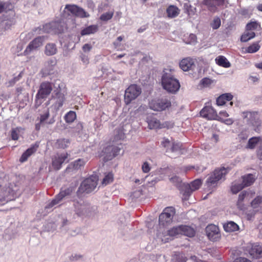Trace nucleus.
I'll use <instances>...</instances> for the list:
<instances>
[{
    "label": "nucleus",
    "instance_id": "49530a36",
    "mask_svg": "<svg viewBox=\"0 0 262 262\" xmlns=\"http://www.w3.org/2000/svg\"><path fill=\"white\" fill-rule=\"evenodd\" d=\"M113 181V174L112 172L108 173L105 176L102 181V184L105 185L110 183Z\"/></svg>",
    "mask_w": 262,
    "mask_h": 262
},
{
    "label": "nucleus",
    "instance_id": "6ab92c4d",
    "mask_svg": "<svg viewBox=\"0 0 262 262\" xmlns=\"http://www.w3.org/2000/svg\"><path fill=\"white\" fill-rule=\"evenodd\" d=\"M86 162V161L83 159H78L70 163L67 167L66 171L70 172L71 169L74 170L81 169L82 167H84Z\"/></svg>",
    "mask_w": 262,
    "mask_h": 262
},
{
    "label": "nucleus",
    "instance_id": "6e6552de",
    "mask_svg": "<svg viewBox=\"0 0 262 262\" xmlns=\"http://www.w3.org/2000/svg\"><path fill=\"white\" fill-rule=\"evenodd\" d=\"M200 116L208 120H218L216 111L210 105H205L200 111Z\"/></svg>",
    "mask_w": 262,
    "mask_h": 262
},
{
    "label": "nucleus",
    "instance_id": "4d7b16f0",
    "mask_svg": "<svg viewBox=\"0 0 262 262\" xmlns=\"http://www.w3.org/2000/svg\"><path fill=\"white\" fill-rule=\"evenodd\" d=\"M92 46L89 43H85L84 44L82 47V50L84 52H88L91 51L92 49Z\"/></svg>",
    "mask_w": 262,
    "mask_h": 262
},
{
    "label": "nucleus",
    "instance_id": "13d9d810",
    "mask_svg": "<svg viewBox=\"0 0 262 262\" xmlns=\"http://www.w3.org/2000/svg\"><path fill=\"white\" fill-rule=\"evenodd\" d=\"M81 59L83 63L88 64L89 63V58L87 55L81 54L80 56Z\"/></svg>",
    "mask_w": 262,
    "mask_h": 262
},
{
    "label": "nucleus",
    "instance_id": "393cba45",
    "mask_svg": "<svg viewBox=\"0 0 262 262\" xmlns=\"http://www.w3.org/2000/svg\"><path fill=\"white\" fill-rule=\"evenodd\" d=\"M175 214L176 209L173 207L165 208V222L166 223L171 222Z\"/></svg>",
    "mask_w": 262,
    "mask_h": 262
},
{
    "label": "nucleus",
    "instance_id": "58836bf2",
    "mask_svg": "<svg viewBox=\"0 0 262 262\" xmlns=\"http://www.w3.org/2000/svg\"><path fill=\"white\" fill-rule=\"evenodd\" d=\"M181 235L180 225L174 227L167 231V235L170 237H174Z\"/></svg>",
    "mask_w": 262,
    "mask_h": 262
},
{
    "label": "nucleus",
    "instance_id": "4c0bfd02",
    "mask_svg": "<svg viewBox=\"0 0 262 262\" xmlns=\"http://www.w3.org/2000/svg\"><path fill=\"white\" fill-rule=\"evenodd\" d=\"M69 143L70 141L69 139H59L57 140L56 145L57 148L64 149L68 146Z\"/></svg>",
    "mask_w": 262,
    "mask_h": 262
},
{
    "label": "nucleus",
    "instance_id": "412c9836",
    "mask_svg": "<svg viewBox=\"0 0 262 262\" xmlns=\"http://www.w3.org/2000/svg\"><path fill=\"white\" fill-rule=\"evenodd\" d=\"M249 254L252 257L259 258L262 257V245L257 244L252 245L249 250Z\"/></svg>",
    "mask_w": 262,
    "mask_h": 262
},
{
    "label": "nucleus",
    "instance_id": "f704fd0d",
    "mask_svg": "<svg viewBox=\"0 0 262 262\" xmlns=\"http://www.w3.org/2000/svg\"><path fill=\"white\" fill-rule=\"evenodd\" d=\"M64 120L67 123H71L76 119V114L75 112L70 111L64 116Z\"/></svg>",
    "mask_w": 262,
    "mask_h": 262
},
{
    "label": "nucleus",
    "instance_id": "09e8293b",
    "mask_svg": "<svg viewBox=\"0 0 262 262\" xmlns=\"http://www.w3.org/2000/svg\"><path fill=\"white\" fill-rule=\"evenodd\" d=\"M174 258L178 262H186L187 259L183 253H176Z\"/></svg>",
    "mask_w": 262,
    "mask_h": 262
},
{
    "label": "nucleus",
    "instance_id": "2f4dec72",
    "mask_svg": "<svg viewBox=\"0 0 262 262\" xmlns=\"http://www.w3.org/2000/svg\"><path fill=\"white\" fill-rule=\"evenodd\" d=\"M166 12L168 17L174 18L179 14L180 10L177 6L171 5L167 8Z\"/></svg>",
    "mask_w": 262,
    "mask_h": 262
},
{
    "label": "nucleus",
    "instance_id": "3c124183",
    "mask_svg": "<svg viewBox=\"0 0 262 262\" xmlns=\"http://www.w3.org/2000/svg\"><path fill=\"white\" fill-rule=\"evenodd\" d=\"M193 191L191 190V189L188 186V185H186L185 187V190H184L183 192V196H184V199L185 200H187L188 199V198L191 195Z\"/></svg>",
    "mask_w": 262,
    "mask_h": 262
},
{
    "label": "nucleus",
    "instance_id": "a18cd8bd",
    "mask_svg": "<svg viewBox=\"0 0 262 262\" xmlns=\"http://www.w3.org/2000/svg\"><path fill=\"white\" fill-rule=\"evenodd\" d=\"M244 188V187L242 183L235 184L232 185L231 187V190L233 193L236 194L242 190Z\"/></svg>",
    "mask_w": 262,
    "mask_h": 262
},
{
    "label": "nucleus",
    "instance_id": "c9c22d12",
    "mask_svg": "<svg viewBox=\"0 0 262 262\" xmlns=\"http://www.w3.org/2000/svg\"><path fill=\"white\" fill-rule=\"evenodd\" d=\"M260 48L258 42H256L245 49V52L248 53H254L257 52Z\"/></svg>",
    "mask_w": 262,
    "mask_h": 262
},
{
    "label": "nucleus",
    "instance_id": "e2e57ef3",
    "mask_svg": "<svg viewBox=\"0 0 262 262\" xmlns=\"http://www.w3.org/2000/svg\"><path fill=\"white\" fill-rule=\"evenodd\" d=\"M171 106V102L167 99H165V108H168Z\"/></svg>",
    "mask_w": 262,
    "mask_h": 262
},
{
    "label": "nucleus",
    "instance_id": "338daca9",
    "mask_svg": "<svg viewBox=\"0 0 262 262\" xmlns=\"http://www.w3.org/2000/svg\"><path fill=\"white\" fill-rule=\"evenodd\" d=\"M57 61L55 59H51L49 61V64H51L52 66H54L56 64Z\"/></svg>",
    "mask_w": 262,
    "mask_h": 262
},
{
    "label": "nucleus",
    "instance_id": "72a5a7b5",
    "mask_svg": "<svg viewBox=\"0 0 262 262\" xmlns=\"http://www.w3.org/2000/svg\"><path fill=\"white\" fill-rule=\"evenodd\" d=\"M147 123L150 129H157L160 128V123L159 120L154 118H147Z\"/></svg>",
    "mask_w": 262,
    "mask_h": 262
},
{
    "label": "nucleus",
    "instance_id": "b1692460",
    "mask_svg": "<svg viewBox=\"0 0 262 262\" xmlns=\"http://www.w3.org/2000/svg\"><path fill=\"white\" fill-rule=\"evenodd\" d=\"M180 229L181 235H184L190 237L195 235V231L190 226L182 225H180Z\"/></svg>",
    "mask_w": 262,
    "mask_h": 262
},
{
    "label": "nucleus",
    "instance_id": "7ed1b4c3",
    "mask_svg": "<svg viewBox=\"0 0 262 262\" xmlns=\"http://www.w3.org/2000/svg\"><path fill=\"white\" fill-rule=\"evenodd\" d=\"M228 172V169L225 167L215 169L208 178L206 184L209 190L215 187L217 183L223 177H225Z\"/></svg>",
    "mask_w": 262,
    "mask_h": 262
},
{
    "label": "nucleus",
    "instance_id": "1a4fd4ad",
    "mask_svg": "<svg viewBox=\"0 0 262 262\" xmlns=\"http://www.w3.org/2000/svg\"><path fill=\"white\" fill-rule=\"evenodd\" d=\"M206 233L208 238L211 241H217L221 238V234L218 226L210 224L206 228Z\"/></svg>",
    "mask_w": 262,
    "mask_h": 262
},
{
    "label": "nucleus",
    "instance_id": "39448f33",
    "mask_svg": "<svg viewBox=\"0 0 262 262\" xmlns=\"http://www.w3.org/2000/svg\"><path fill=\"white\" fill-rule=\"evenodd\" d=\"M141 92L140 86L136 84H130L125 91L124 102L125 104H129L141 94Z\"/></svg>",
    "mask_w": 262,
    "mask_h": 262
},
{
    "label": "nucleus",
    "instance_id": "5701e85b",
    "mask_svg": "<svg viewBox=\"0 0 262 262\" xmlns=\"http://www.w3.org/2000/svg\"><path fill=\"white\" fill-rule=\"evenodd\" d=\"M181 147V144L180 143H170L169 140L165 139V148H166V152L168 151H176L180 150Z\"/></svg>",
    "mask_w": 262,
    "mask_h": 262
},
{
    "label": "nucleus",
    "instance_id": "8fccbe9b",
    "mask_svg": "<svg viewBox=\"0 0 262 262\" xmlns=\"http://www.w3.org/2000/svg\"><path fill=\"white\" fill-rule=\"evenodd\" d=\"M19 129L16 127L12 129L11 131V137L13 140H17L19 138Z\"/></svg>",
    "mask_w": 262,
    "mask_h": 262
},
{
    "label": "nucleus",
    "instance_id": "f3484780",
    "mask_svg": "<svg viewBox=\"0 0 262 262\" xmlns=\"http://www.w3.org/2000/svg\"><path fill=\"white\" fill-rule=\"evenodd\" d=\"M39 147V143L36 142L32 144L30 148L27 149L21 156L19 159L20 163H24L27 161L28 159L34 154Z\"/></svg>",
    "mask_w": 262,
    "mask_h": 262
},
{
    "label": "nucleus",
    "instance_id": "37998d69",
    "mask_svg": "<svg viewBox=\"0 0 262 262\" xmlns=\"http://www.w3.org/2000/svg\"><path fill=\"white\" fill-rule=\"evenodd\" d=\"M213 81L209 78H204L200 82L199 86L201 88L209 87L212 83Z\"/></svg>",
    "mask_w": 262,
    "mask_h": 262
},
{
    "label": "nucleus",
    "instance_id": "cd10ccee",
    "mask_svg": "<svg viewBox=\"0 0 262 262\" xmlns=\"http://www.w3.org/2000/svg\"><path fill=\"white\" fill-rule=\"evenodd\" d=\"M242 184L244 187L252 185L255 181V176L252 174H248L242 177Z\"/></svg>",
    "mask_w": 262,
    "mask_h": 262
},
{
    "label": "nucleus",
    "instance_id": "4be33fe9",
    "mask_svg": "<svg viewBox=\"0 0 262 262\" xmlns=\"http://www.w3.org/2000/svg\"><path fill=\"white\" fill-rule=\"evenodd\" d=\"M194 66L193 59L190 57L183 59L180 62V67L184 71H188Z\"/></svg>",
    "mask_w": 262,
    "mask_h": 262
},
{
    "label": "nucleus",
    "instance_id": "c756f323",
    "mask_svg": "<svg viewBox=\"0 0 262 262\" xmlns=\"http://www.w3.org/2000/svg\"><path fill=\"white\" fill-rule=\"evenodd\" d=\"M215 62L219 66L224 68H229L231 67V63L224 56L220 55L215 58Z\"/></svg>",
    "mask_w": 262,
    "mask_h": 262
},
{
    "label": "nucleus",
    "instance_id": "ddd939ff",
    "mask_svg": "<svg viewBox=\"0 0 262 262\" xmlns=\"http://www.w3.org/2000/svg\"><path fill=\"white\" fill-rule=\"evenodd\" d=\"M72 187H69L64 190H61L60 192L55 196L49 204L47 206V208H50L54 205L57 204L61 201L66 196L70 195L73 191Z\"/></svg>",
    "mask_w": 262,
    "mask_h": 262
},
{
    "label": "nucleus",
    "instance_id": "f257e3e1",
    "mask_svg": "<svg viewBox=\"0 0 262 262\" xmlns=\"http://www.w3.org/2000/svg\"><path fill=\"white\" fill-rule=\"evenodd\" d=\"M243 118L247 119V124L252 126L256 132H259L262 126V121L257 112H244L242 113Z\"/></svg>",
    "mask_w": 262,
    "mask_h": 262
},
{
    "label": "nucleus",
    "instance_id": "5fc2aeb1",
    "mask_svg": "<svg viewBox=\"0 0 262 262\" xmlns=\"http://www.w3.org/2000/svg\"><path fill=\"white\" fill-rule=\"evenodd\" d=\"M159 228H164V211L161 212V213L159 215Z\"/></svg>",
    "mask_w": 262,
    "mask_h": 262
},
{
    "label": "nucleus",
    "instance_id": "69168bd1",
    "mask_svg": "<svg viewBox=\"0 0 262 262\" xmlns=\"http://www.w3.org/2000/svg\"><path fill=\"white\" fill-rule=\"evenodd\" d=\"M146 29H147V27L146 26H143L138 29V32L142 33V32H144L145 30H146Z\"/></svg>",
    "mask_w": 262,
    "mask_h": 262
},
{
    "label": "nucleus",
    "instance_id": "e433bc0d",
    "mask_svg": "<svg viewBox=\"0 0 262 262\" xmlns=\"http://www.w3.org/2000/svg\"><path fill=\"white\" fill-rule=\"evenodd\" d=\"M262 205V195H258L254 198L251 202V206L256 209L260 207Z\"/></svg>",
    "mask_w": 262,
    "mask_h": 262
},
{
    "label": "nucleus",
    "instance_id": "ea45409f",
    "mask_svg": "<svg viewBox=\"0 0 262 262\" xmlns=\"http://www.w3.org/2000/svg\"><path fill=\"white\" fill-rule=\"evenodd\" d=\"M202 184V182L201 179H196L187 185L193 191H194L198 190Z\"/></svg>",
    "mask_w": 262,
    "mask_h": 262
},
{
    "label": "nucleus",
    "instance_id": "c85d7f7f",
    "mask_svg": "<svg viewBox=\"0 0 262 262\" xmlns=\"http://www.w3.org/2000/svg\"><path fill=\"white\" fill-rule=\"evenodd\" d=\"M57 52L56 46L53 43H47L45 46V54L47 56L55 55Z\"/></svg>",
    "mask_w": 262,
    "mask_h": 262
},
{
    "label": "nucleus",
    "instance_id": "774afa93",
    "mask_svg": "<svg viewBox=\"0 0 262 262\" xmlns=\"http://www.w3.org/2000/svg\"><path fill=\"white\" fill-rule=\"evenodd\" d=\"M220 115L224 117H227L228 116V114L226 111H221L220 112Z\"/></svg>",
    "mask_w": 262,
    "mask_h": 262
},
{
    "label": "nucleus",
    "instance_id": "864d4df0",
    "mask_svg": "<svg viewBox=\"0 0 262 262\" xmlns=\"http://www.w3.org/2000/svg\"><path fill=\"white\" fill-rule=\"evenodd\" d=\"M50 116L49 111L48 110L44 114L41 115L39 119L40 123H43Z\"/></svg>",
    "mask_w": 262,
    "mask_h": 262
},
{
    "label": "nucleus",
    "instance_id": "c03bdc74",
    "mask_svg": "<svg viewBox=\"0 0 262 262\" xmlns=\"http://www.w3.org/2000/svg\"><path fill=\"white\" fill-rule=\"evenodd\" d=\"M114 11H110L103 13L100 16V19L102 21H106L111 19L114 15Z\"/></svg>",
    "mask_w": 262,
    "mask_h": 262
},
{
    "label": "nucleus",
    "instance_id": "a211bd4d",
    "mask_svg": "<svg viewBox=\"0 0 262 262\" xmlns=\"http://www.w3.org/2000/svg\"><path fill=\"white\" fill-rule=\"evenodd\" d=\"M260 145H262V137H253L248 140L246 148L247 149H254L256 147L257 148Z\"/></svg>",
    "mask_w": 262,
    "mask_h": 262
},
{
    "label": "nucleus",
    "instance_id": "bb28decb",
    "mask_svg": "<svg viewBox=\"0 0 262 262\" xmlns=\"http://www.w3.org/2000/svg\"><path fill=\"white\" fill-rule=\"evenodd\" d=\"M233 99V96L230 93H225L221 95L216 99L217 105H223L227 101H229Z\"/></svg>",
    "mask_w": 262,
    "mask_h": 262
},
{
    "label": "nucleus",
    "instance_id": "603ef678",
    "mask_svg": "<svg viewBox=\"0 0 262 262\" xmlns=\"http://www.w3.org/2000/svg\"><path fill=\"white\" fill-rule=\"evenodd\" d=\"M249 195V192L247 191H242L238 195V201L244 202V199Z\"/></svg>",
    "mask_w": 262,
    "mask_h": 262
},
{
    "label": "nucleus",
    "instance_id": "bf43d9fd",
    "mask_svg": "<svg viewBox=\"0 0 262 262\" xmlns=\"http://www.w3.org/2000/svg\"><path fill=\"white\" fill-rule=\"evenodd\" d=\"M236 205L237 208L241 210H244L246 208L245 205L243 202L237 200Z\"/></svg>",
    "mask_w": 262,
    "mask_h": 262
},
{
    "label": "nucleus",
    "instance_id": "7c9ffc66",
    "mask_svg": "<svg viewBox=\"0 0 262 262\" xmlns=\"http://www.w3.org/2000/svg\"><path fill=\"white\" fill-rule=\"evenodd\" d=\"M98 30V27L96 25H90L81 31L82 36L94 34Z\"/></svg>",
    "mask_w": 262,
    "mask_h": 262
},
{
    "label": "nucleus",
    "instance_id": "aec40b11",
    "mask_svg": "<svg viewBox=\"0 0 262 262\" xmlns=\"http://www.w3.org/2000/svg\"><path fill=\"white\" fill-rule=\"evenodd\" d=\"M12 192L10 187H2L0 185V202L4 204V202H8L11 199L10 197Z\"/></svg>",
    "mask_w": 262,
    "mask_h": 262
},
{
    "label": "nucleus",
    "instance_id": "680f3d73",
    "mask_svg": "<svg viewBox=\"0 0 262 262\" xmlns=\"http://www.w3.org/2000/svg\"><path fill=\"white\" fill-rule=\"evenodd\" d=\"M174 125L173 123H170V122H165V127H167V128H172Z\"/></svg>",
    "mask_w": 262,
    "mask_h": 262
},
{
    "label": "nucleus",
    "instance_id": "2eb2a0df",
    "mask_svg": "<svg viewBox=\"0 0 262 262\" xmlns=\"http://www.w3.org/2000/svg\"><path fill=\"white\" fill-rule=\"evenodd\" d=\"M225 0H204L203 4L207 6L208 9L212 12L217 11V7L222 6Z\"/></svg>",
    "mask_w": 262,
    "mask_h": 262
},
{
    "label": "nucleus",
    "instance_id": "0e129e2a",
    "mask_svg": "<svg viewBox=\"0 0 262 262\" xmlns=\"http://www.w3.org/2000/svg\"><path fill=\"white\" fill-rule=\"evenodd\" d=\"M224 122L227 125H231L233 123V121L231 119H227L224 121Z\"/></svg>",
    "mask_w": 262,
    "mask_h": 262
},
{
    "label": "nucleus",
    "instance_id": "79ce46f5",
    "mask_svg": "<svg viewBox=\"0 0 262 262\" xmlns=\"http://www.w3.org/2000/svg\"><path fill=\"white\" fill-rule=\"evenodd\" d=\"M260 24L256 21H250L246 26V31L256 30L258 27L260 28Z\"/></svg>",
    "mask_w": 262,
    "mask_h": 262
},
{
    "label": "nucleus",
    "instance_id": "0eeeda50",
    "mask_svg": "<svg viewBox=\"0 0 262 262\" xmlns=\"http://www.w3.org/2000/svg\"><path fill=\"white\" fill-rule=\"evenodd\" d=\"M52 90V83L48 81L41 82L36 95V100L46 98L51 94Z\"/></svg>",
    "mask_w": 262,
    "mask_h": 262
},
{
    "label": "nucleus",
    "instance_id": "f03ea898",
    "mask_svg": "<svg viewBox=\"0 0 262 262\" xmlns=\"http://www.w3.org/2000/svg\"><path fill=\"white\" fill-rule=\"evenodd\" d=\"M98 181V177L96 175H92L84 179L77 191V195L79 196L81 193H89L93 191L97 185Z\"/></svg>",
    "mask_w": 262,
    "mask_h": 262
},
{
    "label": "nucleus",
    "instance_id": "4468645a",
    "mask_svg": "<svg viewBox=\"0 0 262 262\" xmlns=\"http://www.w3.org/2000/svg\"><path fill=\"white\" fill-rule=\"evenodd\" d=\"M65 9L68 10L73 15L76 16L81 18L89 16V14H88L84 9L75 5H67Z\"/></svg>",
    "mask_w": 262,
    "mask_h": 262
},
{
    "label": "nucleus",
    "instance_id": "9d476101",
    "mask_svg": "<svg viewBox=\"0 0 262 262\" xmlns=\"http://www.w3.org/2000/svg\"><path fill=\"white\" fill-rule=\"evenodd\" d=\"M121 148L118 147L115 145H109L106 147L102 151L104 156V160L105 161L112 160L113 158L115 157L118 155Z\"/></svg>",
    "mask_w": 262,
    "mask_h": 262
},
{
    "label": "nucleus",
    "instance_id": "f8f14e48",
    "mask_svg": "<svg viewBox=\"0 0 262 262\" xmlns=\"http://www.w3.org/2000/svg\"><path fill=\"white\" fill-rule=\"evenodd\" d=\"M45 40L44 36H38L35 38L31 41L24 51V55H29L33 50H36L42 45V43Z\"/></svg>",
    "mask_w": 262,
    "mask_h": 262
},
{
    "label": "nucleus",
    "instance_id": "052dcab7",
    "mask_svg": "<svg viewBox=\"0 0 262 262\" xmlns=\"http://www.w3.org/2000/svg\"><path fill=\"white\" fill-rule=\"evenodd\" d=\"M233 262H251L248 259L245 257H238L236 258Z\"/></svg>",
    "mask_w": 262,
    "mask_h": 262
},
{
    "label": "nucleus",
    "instance_id": "6e6d98bb",
    "mask_svg": "<svg viewBox=\"0 0 262 262\" xmlns=\"http://www.w3.org/2000/svg\"><path fill=\"white\" fill-rule=\"evenodd\" d=\"M142 169L143 172L144 173H147L150 171V167L147 162H145L143 163L142 166Z\"/></svg>",
    "mask_w": 262,
    "mask_h": 262
},
{
    "label": "nucleus",
    "instance_id": "20e7f679",
    "mask_svg": "<svg viewBox=\"0 0 262 262\" xmlns=\"http://www.w3.org/2000/svg\"><path fill=\"white\" fill-rule=\"evenodd\" d=\"M170 74L165 72V90L167 92L174 94L180 89V83L173 74V70H170Z\"/></svg>",
    "mask_w": 262,
    "mask_h": 262
},
{
    "label": "nucleus",
    "instance_id": "9b49d317",
    "mask_svg": "<svg viewBox=\"0 0 262 262\" xmlns=\"http://www.w3.org/2000/svg\"><path fill=\"white\" fill-rule=\"evenodd\" d=\"M69 154L67 152L61 154H57L52 158V165L54 169L56 170H59L62 164L68 159Z\"/></svg>",
    "mask_w": 262,
    "mask_h": 262
},
{
    "label": "nucleus",
    "instance_id": "423d86ee",
    "mask_svg": "<svg viewBox=\"0 0 262 262\" xmlns=\"http://www.w3.org/2000/svg\"><path fill=\"white\" fill-rule=\"evenodd\" d=\"M65 25L63 23L60 21H52L43 26L42 30L45 33H53L60 34L63 32Z\"/></svg>",
    "mask_w": 262,
    "mask_h": 262
},
{
    "label": "nucleus",
    "instance_id": "de8ad7c7",
    "mask_svg": "<svg viewBox=\"0 0 262 262\" xmlns=\"http://www.w3.org/2000/svg\"><path fill=\"white\" fill-rule=\"evenodd\" d=\"M221 21L220 18L219 17H216L213 19L210 25L213 29L216 30L221 26Z\"/></svg>",
    "mask_w": 262,
    "mask_h": 262
},
{
    "label": "nucleus",
    "instance_id": "a19ab883",
    "mask_svg": "<svg viewBox=\"0 0 262 262\" xmlns=\"http://www.w3.org/2000/svg\"><path fill=\"white\" fill-rule=\"evenodd\" d=\"M255 36V33L252 31L250 32L244 33L241 37L242 42H247L251 39L253 38Z\"/></svg>",
    "mask_w": 262,
    "mask_h": 262
},
{
    "label": "nucleus",
    "instance_id": "473e14b6",
    "mask_svg": "<svg viewBox=\"0 0 262 262\" xmlns=\"http://www.w3.org/2000/svg\"><path fill=\"white\" fill-rule=\"evenodd\" d=\"M224 230L226 232H231L238 230V226L234 222L230 221L223 226Z\"/></svg>",
    "mask_w": 262,
    "mask_h": 262
},
{
    "label": "nucleus",
    "instance_id": "dca6fc26",
    "mask_svg": "<svg viewBox=\"0 0 262 262\" xmlns=\"http://www.w3.org/2000/svg\"><path fill=\"white\" fill-rule=\"evenodd\" d=\"M53 98L55 100V102L53 104L52 107H53L54 109L56 111H57L63 105V103L66 101L65 96L64 94L58 91L55 93V96L53 97Z\"/></svg>",
    "mask_w": 262,
    "mask_h": 262
},
{
    "label": "nucleus",
    "instance_id": "a878e982",
    "mask_svg": "<svg viewBox=\"0 0 262 262\" xmlns=\"http://www.w3.org/2000/svg\"><path fill=\"white\" fill-rule=\"evenodd\" d=\"M149 107L151 109L156 111L164 110V102L161 100H152L149 102Z\"/></svg>",
    "mask_w": 262,
    "mask_h": 262
}]
</instances>
